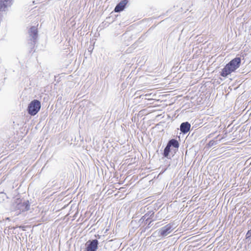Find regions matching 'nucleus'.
I'll return each mask as SVG.
<instances>
[{"instance_id":"nucleus-1","label":"nucleus","mask_w":251,"mask_h":251,"mask_svg":"<svg viewBox=\"0 0 251 251\" xmlns=\"http://www.w3.org/2000/svg\"><path fill=\"white\" fill-rule=\"evenodd\" d=\"M241 59L240 57H235L227 63L222 70L221 75L226 77L238 69L241 64Z\"/></svg>"},{"instance_id":"nucleus-2","label":"nucleus","mask_w":251,"mask_h":251,"mask_svg":"<svg viewBox=\"0 0 251 251\" xmlns=\"http://www.w3.org/2000/svg\"><path fill=\"white\" fill-rule=\"evenodd\" d=\"M179 147L178 141L175 139H171L168 143L166 148L164 150V155L165 157L168 156L171 153L172 155H174L173 153H176L178 151Z\"/></svg>"},{"instance_id":"nucleus-3","label":"nucleus","mask_w":251,"mask_h":251,"mask_svg":"<svg viewBox=\"0 0 251 251\" xmlns=\"http://www.w3.org/2000/svg\"><path fill=\"white\" fill-rule=\"evenodd\" d=\"M40 108V102L38 100H34L29 104L27 108L28 112L30 115L34 116L38 112Z\"/></svg>"},{"instance_id":"nucleus-4","label":"nucleus","mask_w":251,"mask_h":251,"mask_svg":"<svg viewBox=\"0 0 251 251\" xmlns=\"http://www.w3.org/2000/svg\"><path fill=\"white\" fill-rule=\"evenodd\" d=\"M98 241L97 240L89 241L87 242L85 251H96L98 249Z\"/></svg>"},{"instance_id":"nucleus-5","label":"nucleus","mask_w":251,"mask_h":251,"mask_svg":"<svg viewBox=\"0 0 251 251\" xmlns=\"http://www.w3.org/2000/svg\"><path fill=\"white\" fill-rule=\"evenodd\" d=\"M13 0H0V12L6 11L12 4Z\"/></svg>"},{"instance_id":"nucleus-6","label":"nucleus","mask_w":251,"mask_h":251,"mask_svg":"<svg viewBox=\"0 0 251 251\" xmlns=\"http://www.w3.org/2000/svg\"><path fill=\"white\" fill-rule=\"evenodd\" d=\"M127 3L128 0H121L115 7L114 11L116 12H119L123 11Z\"/></svg>"},{"instance_id":"nucleus-7","label":"nucleus","mask_w":251,"mask_h":251,"mask_svg":"<svg viewBox=\"0 0 251 251\" xmlns=\"http://www.w3.org/2000/svg\"><path fill=\"white\" fill-rule=\"evenodd\" d=\"M190 124L188 122H185L181 124L180 130L182 133H186L190 130Z\"/></svg>"},{"instance_id":"nucleus-8","label":"nucleus","mask_w":251,"mask_h":251,"mask_svg":"<svg viewBox=\"0 0 251 251\" xmlns=\"http://www.w3.org/2000/svg\"><path fill=\"white\" fill-rule=\"evenodd\" d=\"M37 28L35 26H32L29 30V35L32 37L33 41L34 42L37 37Z\"/></svg>"},{"instance_id":"nucleus-9","label":"nucleus","mask_w":251,"mask_h":251,"mask_svg":"<svg viewBox=\"0 0 251 251\" xmlns=\"http://www.w3.org/2000/svg\"><path fill=\"white\" fill-rule=\"evenodd\" d=\"M170 229V227H167L165 228V229H163L161 230V234L163 235H167V231Z\"/></svg>"},{"instance_id":"nucleus-10","label":"nucleus","mask_w":251,"mask_h":251,"mask_svg":"<svg viewBox=\"0 0 251 251\" xmlns=\"http://www.w3.org/2000/svg\"><path fill=\"white\" fill-rule=\"evenodd\" d=\"M251 236V229L248 231L246 234V238H249Z\"/></svg>"}]
</instances>
